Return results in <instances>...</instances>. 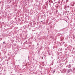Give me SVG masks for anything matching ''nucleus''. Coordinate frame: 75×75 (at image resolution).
I'll use <instances>...</instances> for the list:
<instances>
[{"instance_id":"f03ea898","label":"nucleus","mask_w":75,"mask_h":75,"mask_svg":"<svg viewBox=\"0 0 75 75\" xmlns=\"http://www.w3.org/2000/svg\"><path fill=\"white\" fill-rule=\"evenodd\" d=\"M54 72H55V70H54L53 71V73H54Z\"/></svg>"},{"instance_id":"7ed1b4c3","label":"nucleus","mask_w":75,"mask_h":75,"mask_svg":"<svg viewBox=\"0 0 75 75\" xmlns=\"http://www.w3.org/2000/svg\"><path fill=\"white\" fill-rule=\"evenodd\" d=\"M43 59V57H42V59Z\"/></svg>"},{"instance_id":"f257e3e1","label":"nucleus","mask_w":75,"mask_h":75,"mask_svg":"<svg viewBox=\"0 0 75 75\" xmlns=\"http://www.w3.org/2000/svg\"><path fill=\"white\" fill-rule=\"evenodd\" d=\"M3 44H6V43H5V42H4Z\"/></svg>"},{"instance_id":"20e7f679","label":"nucleus","mask_w":75,"mask_h":75,"mask_svg":"<svg viewBox=\"0 0 75 75\" xmlns=\"http://www.w3.org/2000/svg\"><path fill=\"white\" fill-rule=\"evenodd\" d=\"M70 67H71V66L70 67Z\"/></svg>"}]
</instances>
